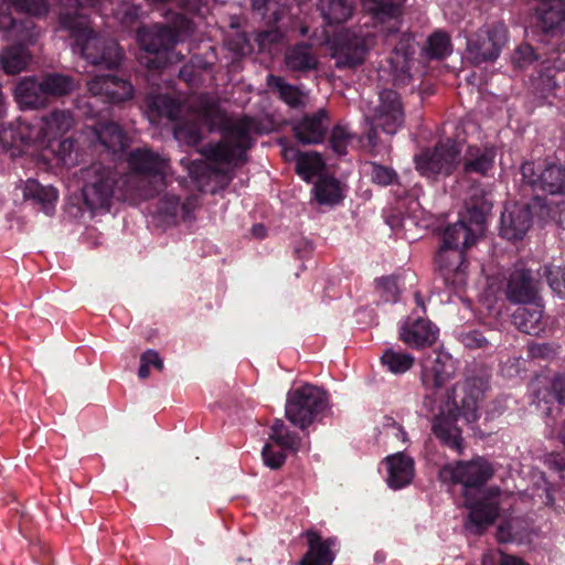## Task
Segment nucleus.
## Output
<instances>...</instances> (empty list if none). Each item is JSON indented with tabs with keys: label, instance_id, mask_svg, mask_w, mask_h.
I'll return each mask as SVG.
<instances>
[{
	"label": "nucleus",
	"instance_id": "nucleus-9",
	"mask_svg": "<svg viewBox=\"0 0 565 565\" xmlns=\"http://www.w3.org/2000/svg\"><path fill=\"white\" fill-rule=\"evenodd\" d=\"M326 407V393L317 386L306 384L287 393L285 415L292 425L306 429Z\"/></svg>",
	"mask_w": 565,
	"mask_h": 565
},
{
	"label": "nucleus",
	"instance_id": "nucleus-56",
	"mask_svg": "<svg viewBox=\"0 0 565 565\" xmlns=\"http://www.w3.org/2000/svg\"><path fill=\"white\" fill-rule=\"evenodd\" d=\"M280 39V33L277 31H268L264 32L259 35L258 41L260 45H264L266 42H276Z\"/></svg>",
	"mask_w": 565,
	"mask_h": 565
},
{
	"label": "nucleus",
	"instance_id": "nucleus-36",
	"mask_svg": "<svg viewBox=\"0 0 565 565\" xmlns=\"http://www.w3.org/2000/svg\"><path fill=\"white\" fill-rule=\"evenodd\" d=\"M30 61V54L22 45H14L3 50L0 54V66L10 75L24 71Z\"/></svg>",
	"mask_w": 565,
	"mask_h": 565
},
{
	"label": "nucleus",
	"instance_id": "nucleus-57",
	"mask_svg": "<svg viewBox=\"0 0 565 565\" xmlns=\"http://www.w3.org/2000/svg\"><path fill=\"white\" fill-rule=\"evenodd\" d=\"M553 390L555 392V397L561 404H565V387L563 388V381L556 380L553 383Z\"/></svg>",
	"mask_w": 565,
	"mask_h": 565
},
{
	"label": "nucleus",
	"instance_id": "nucleus-18",
	"mask_svg": "<svg viewBox=\"0 0 565 565\" xmlns=\"http://www.w3.org/2000/svg\"><path fill=\"white\" fill-rule=\"evenodd\" d=\"M437 337L438 328L420 317H407L399 328V339L414 349L433 345Z\"/></svg>",
	"mask_w": 565,
	"mask_h": 565
},
{
	"label": "nucleus",
	"instance_id": "nucleus-60",
	"mask_svg": "<svg viewBox=\"0 0 565 565\" xmlns=\"http://www.w3.org/2000/svg\"><path fill=\"white\" fill-rule=\"evenodd\" d=\"M548 350V347L547 345H542V347H532L531 348V352L534 356H537V355H544L545 354V351Z\"/></svg>",
	"mask_w": 565,
	"mask_h": 565
},
{
	"label": "nucleus",
	"instance_id": "nucleus-23",
	"mask_svg": "<svg viewBox=\"0 0 565 565\" xmlns=\"http://www.w3.org/2000/svg\"><path fill=\"white\" fill-rule=\"evenodd\" d=\"M497 150L491 146H469L462 158V170L466 174L488 175L493 169Z\"/></svg>",
	"mask_w": 565,
	"mask_h": 565
},
{
	"label": "nucleus",
	"instance_id": "nucleus-1",
	"mask_svg": "<svg viewBox=\"0 0 565 565\" xmlns=\"http://www.w3.org/2000/svg\"><path fill=\"white\" fill-rule=\"evenodd\" d=\"M191 119L177 124L173 128L174 138L188 146L196 145L201 139L198 121L210 130L220 128L223 140L209 145L201 150L204 159L190 161L182 159L181 163L188 169L192 179L200 182L212 173H224L225 166L239 160L252 143V134L257 130L256 124L248 117L227 119L218 105L209 96H193L188 100Z\"/></svg>",
	"mask_w": 565,
	"mask_h": 565
},
{
	"label": "nucleus",
	"instance_id": "nucleus-37",
	"mask_svg": "<svg viewBox=\"0 0 565 565\" xmlns=\"http://www.w3.org/2000/svg\"><path fill=\"white\" fill-rule=\"evenodd\" d=\"M295 157L297 172L303 180L321 175L324 162L318 152H297Z\"/></svg>",
	"mask_w": 565,
	"mask_h": 565
},
{
	"label": "nucleus",
	"instance_id": "nucleus-12",
	"mask_svg": "<svg viewBox=\"0 0 565 565\" xmlns=\"http://www.w3.org/2000/svg\"><path fill=\"white\" fill-rule=\"evenodd\" d=\"M507 42V29L503 23L486 24L473 33L467 42L469 58L475 64L494 61Z\"/></svg>",
	"mask_w": 565,
	"mask_h": 565
},
{
	"label": "nucleus",
	"instance_id": "nucleus-44",
	"mask_svg": "<svg viewBox=\"0 0 565 565\" xmlns=\"http://www.w3.org/2000/svg\"><path fill=\"white\" fill-rule=\"evenodd\" d=\"M424 52L430 58L446 57L451 53L450 38L441 31L433 33L427 40Z\"/></svg>",
	"mask_w": 565,
	"mask_h": 565
},
{
	"label": "nucleus",
	"instance_id": "nucleus-28",
	"mask_svg": "<svg viewBox=\"0 0 565 565\" xmlns=\"http://www.w3.org/2000/svg\"><path fill=\"white\" fill-rule=\"evenodd\" d=\"M542 317V303L536 301L518 308L512 316V320L520 331L539 335L544 330Z\"/></svg>",
	"mask_w": 565,
	"mask_h": 565
},
{
	"label": "nucleus",
	"instance_id": "nucleus-41",
	"mask_svg": "<svg viewBox=\"0 0 565 565\" xmlns=\"http://www.w3.org/2000/svg\"><path fill=\"white\" fill-rule=\"evenodd\" d=\"M381 361L390 372L399 374L408 371L413 366L415 359L409 353L390 348L384 351Z\"/></svg>",
	"mask_w": 565,
	"mask_h": 565
},
{
	"label": "nucleus",
	"instance_id": "nucleus-39",
	"mask_svg": "<svg viewBox=\"0 0 565 565\" xmlns=\"http://www.w3.org/2000/svg\"><path fill=\"white\" fill-rule=\"evenodd\" d=\"M267 85L277 90L279 97L289 106L298 107L305 104L306 95L296 86L287 84L281 77L269 75Z\"/></svg>",
	"mask_w": 565,
	"mask_h": 565
},
{
	"label": "nucleus",
	"instance_id": "nucleus-3",
	"mask_svg": "<svg viewBox=\"0 0 565 565\" xmlns=\"http://www.w3.org/2000/svg\"><path fill=\"white\" fill-rule=\"evenodd\" d=\"M492 476L491 463L480 457L471 461L447 465L439 472L444 482L463 486L465 505L469 509L466 527L471 532L480 533L491 525L497 519L499 510L511 499L510 494L502 493L497 488L480 491V487Z\"/></svg>",
	"mask_w": 565,
	"mask_h": 565
},
{
	"label": "nucleus",
	"instance_id": "nucleus-15",
	"mask_svg": "<svg viewBox=\"0 0 565 565\" xmlns=\"http://www.w3.org/2000/svg\"><path fill=\"white\" fill-rule=\"evenodd\" d=\"M436 264L446 284L458 288L467 280V260L461 249L444 244L436 255Z\"/></svg>",
	"mask_w": 565,
	"mask_h": 565
},
{
	"label": "nucleus",
	"instance_id": "nucleus-55",
	"mask_svg": "<svg viewBox=\"0 0 565 565\" xmlns=\"http://www.w3.org/2000/svg\"><path fill=\"white\" fill-rule=\"evenodd\" d=\"M500 551H489L482 556V565H500L501 564Z\"/></svg>",
	"mask_w": 565,
	"mask_h": 565
},
{
	"label": "nucleus",
	"instance_id": "nucleus-17",
	"mask_svg": "<svg viewBox=\"0 0 565 565\" xmlns=\"http://www.w3.org/2000/svg\"><path fill=\"white\" fill-rule=\"evenodd\" d=\"M416 45L412 35L404 34L388 60V72L396 86H403L411 82L412 56L415 54Z\"/></svg>",
	"mask_w": 565,
	"mask_h": 565
},
{
	"label": "nucleus",
	"instance_id": "nucleus-32",
	"mask_svg": "<svg viewBox=\"0 0 565 565\" xmlns=\"http://www.w3.org/2000/svg\"><path fill=\"white\" fill-rule=\"evenodd\" d=\"M404 2L405 0H363V8L376 22L392 20L396 24Z\"/></svg>",
	"mask_w": 565,
	"mask_h": 565
},
{
	"label": "nucleus",
	"instance_id": "nucleus-5",
	"mask_svg": "<svg viewBox=\"0 0 565 565\" xmlns=\"http://www.w3.org/2000/svg\"><path fill=\"white\" fill-rule=\"evenodd\" d=\"M58 2L65 8V11L61 12V23L72 32L75 45L83 57L93 65L105 68L116 67L122 57L117 43L94 33L86 15L79 12L85 7L96 6V0H58Z\"/></svg>",
	"mask_w": 565,
	"mask_h": 565
},
{
	"label": "nucleus",
	"instance_id": "nucleus-52",
	"mask_svg": "<svg viewBox=\"0 0 565 565\" xmlns=\"http://www.w3.org/2000/svg\"><path fill=\"white\" fill-rule=\"evenodd\" d=\"M516 523L518 521L503 522L498 527V540L500 542H509L516 537Z\"/></svg>",
	"mask_w": 565,
	"mask_h": 565
},
{
	"label": "nucleus",
	"instance_id": "nucleus-7",
	"mask_svg": "<svg viewBox=\"0 0 565 565\" xmlns=\"http://www.w3.org/2000/svg\"><path fill=\"white\" fill-rule=\"evenodd\" d=\"M190 28L191 23L180 18L179 30L158 25L139 29L137 40L142 51L139 56L140 63L154 70L180 61L181 56L174 53L172 47L182 40L183 33H188Z\"/></svg>",
	"mask_w": 565,
	"mask_h": 565
},
{
	"label": "nucleus",
	"instance_id": "nucleus-11",
	"mask_svg": "<svg viewBox=\"0 0 565 565\" xmlns=\"http://www.w3.org/2000/svg\"><path fill=\"white\" fill-rule=\"evenodd\" d=\"M326 44L339 68H351L362 64L373 39L369 35H358L351 31H344L332 39H327Z\"/></svg>",
	"mask_w": 565,
	"mask_h": 565
},
{
	"label": "nucleus",
	"instance_id": "nucleus-29",
	"mask_svg": "<svg viewBox=\"0 0 565 565\" xmlns=\"http://www.w3.org/2000/svg\"><path fill=\"white\" fill-rule=\"evenodd\" d=\"M95 135L99 142L114 156L124 158L125 149L128 146V138L117 124H99L95 128Z\"/></svg>",
	"mask_w": 565,
	"mask_h": 565
},
{
	"label": "nucleus",
	"instance_id": "nucleus-53",
	"mask_svg": "<svg viewBox=\"0 0 565 565\" xmlns=\"http://www.w3.org/2000/svg\"><path fill=\"white\" fill-rule=\"evenodd\" d=\"M140 362H145L149 366H153L159 371L163 369V361L154 350H147L143 352L140 356Z\"/></svg>",
	"mask_w": 565,
	"mask_h": 565
},
{
	"label": "nucleus",
	"instance_id": "nucleus-62",
	"mask_svg": "<svg viewBox=\"0 0 565 565\" xmlns=\"http://www.w3.org/2000/svg\"><path fill=\"white\" fill-rule=\"evenodd\" d=\"M269 0H252L253 7L255 9L260 10L263 7L267 4Z\"/></svg>",
	"mask_w": 565,
	"mask_h": 565
},
{
	"label": "nucleus",
	"instance_id": "nucleus-22",
	"mask_svg": "<svg viewBox=\"0 0 565 565\" xmlns=\"http://www.w3.org/2000/svg\"><path fill=\"white\" fill-rule=\"evenodd\" d=\"M483 232V224L481 221L471 222L467 224L463 221H459L446 227L443 236V243L447 246L465 249L472 246L477 238Z\"/></svg>",
	"mask_w": 565,
	"mask_h": 565
},
{
	"label": "nucleus",
	"instance_id": "nucleus-16",
	"mask_svg": "<svg viewBox=\"0 0 565 565\" xmlns=\"http://www.w3.org/2000/svg\"><path fill=\"white\" fill-rule=\"evenodd\" d=\"M32 15H43L47 12L46 0H0V30L8 32L9 40L21 41V25L10 15V8Z\"/></svg>",
	"mask_w": 565,
	"mask_h": 565
},
{
	"label": "nucleus",
	"instance_id": "nucleus-25",
	"mask_svg": "<svg viewBox=\"0 0 565 565\" xmlns=\"http://www.w3.org/2000/svg\"><path fill=\"white\" fill-rule=\"evenodd\" d=\"M328 128L327 114L323 109L318 113L306 116L295 125L294 131L296 138L302 143H319L323 140Z\"/></svg>",
	"mask_w": 565,
	"mask_h": 565
},
{
	"label": "nucleus",
	"instance_id": "nucleus-21",
	"mask_svg": "<svg viewBox=\"0 0 565 565\" xmlns=\"http://www.w3.org/2000/svg\"><path fill=\"white\" fill-rule=\"evenodd\" d=\"M87 86L92 95L114 103L132 97L131 84L114 76H95L88 82Z\"/></svg>",
	"mask_w": 565,
	"mask_h": 565
},
{
	"label": "nucleus",
	"instance_id": "nucleus-20",
	"mask_svg": "<svg viewBox=\"0 0 565 565\" xmlns=\"http://www.w3.org/2000/svg\"><path fill=\"white\" fill-rule=\"evenodd\" d=\"M505 295L510 301L523 306L540 301L536 282L533 280L531 273L523 268L515 269L510 274Z\"/></svg>",
	"mask_w": 565,
	"mask_h": 565
},
{
	"label": "nucleus",
	"instance_id": "nucleus-59",
	"mask_svg": "<svg viewBox=\"0 0 565 565\" xmlns=\"http://www.w3.org/2000/svg\"><path fill=\"white\" fill-rule=\"evenodd\" d=\"M150 374V366L145 362H140V366L138 370V376L142 380L147 379Z\"/></svg>",
	"mask_w": 565,
	"mask_h": 565
},
{
	"label": "nucleus",
	"instance_id": "nucleus-54",
	"mask_svg": "<svg viewBox=\"0 0 565 565\" xmlns=\"http://www.w3.org/2000/svg\"><path fill=\"white\" fill-rule=\"evenodd\" d=\"M486 342V339L477 331L467 333L463 338V343L470 348H481Z\"/></svg>",
	"mask_w": 565,
	"mask_h": 565
},
{
	"label": "nucleus",
	"instance_id": "nucleus-63",
	"mask_svg": "<svg viewBox=\"0 0 565 565\" xmlns=\"http://www.w3.org/2000/svg\"><path fill=\"white\" fill-rule=\"evenodd\" d=\"M415 301H416V303H417V306H418V307H420L422 309H424V308H425V306H424V301H423V299L420 298L419 294H416V295H415Z\"/></svg>",
	"mask_w": 565,
	"mask_h": 565
},
{
	"label": "nucleus",
	"instance_id": "nucleus-48",
	"mask_svg": "<svg viewBox=\"0 0 565 565\" xmlns=\"http://www.w3.org/2000/svg\"><path fill=\"white\" fill-rule=\"evenodd\" d=\"M535 60V54L529 44H521L516 47L512 55V63L518 68H526L529 65H531Z\"/></svg>",
	"mask_w": 565,
	"mask_h": 565
},
{
	"label": "nucleus",
	"instance_id": "nucleus-6",
	"mask_svg": "<svg viewBox=\"0 0 565 565\" xmlns=\"http://www.w3.org/2000/svg\"><path fill=\"white\" fill-rule=\"evenodd\" d=\"M130 173L122 179L126 192L138 193L141 198L151 196L164 185L169 173V161L148 148H137L124 154Z\"/></svg>",
	"mask_w": 565,
	"mask_h": 565
},
{
	"label": "nucleus",
	"instance_id": "nucleus-43",
	"mask_svg": "<svg viewBox=\"0 0 565 565\" xmlns=\"http://www.w3.org/2000/svg\"><path fill=\"white\" fill-rule=\"evenodd\" d=\"M150 111L159 117H167L170 120H175L183 107L178 104L173 98L168 95H158L149 102Z\"/></svg>",
	"mask_w": 565,
	"mask_h": 565
},
{
	"label": "nucleus",
	"instance_id": "nucleus-10",
	"mask_svg": "<svg viewBox=\"0 0 565 565\" xmlns=\"http://www.w3.org/2000/svg\"><path fill=\"white\" fill-rule=\"evenodd\" d=\"M83 196L90 210L108 209L116 188L119 185L117 172L109 166L96 162L82 171Z\"/></svg>",
	"mask_w": 565,
	"mask_h": 565
},
{
	"label": "nucleus",
	"instance_id": "nucleus-30",
	"mask_svg": "<svg viewBox=\"0 0 565 565\" xmlns=\"http://www.w3.org/2000/svg\"><path fill=\"white\" fill-rule=\"evenodd\" d=\"M309 550L301 561V565H331L334 556L331 547L335 544L334 540L322 542L320 536L313 532L307 534Z\"/></svg>",
	"mask_w": 565,
	"mask_h": 565
},
{
	"label": "nucleus",
	"instance_id": "nucleus-40",
	"mask_svg": "<svg viewBox=\"0 0 565 565\" xmlns=\"http://www.w3.org/2000/svg\"><path fill=\"white\" fill-rule=\"evenodd\" d=\"M40 83L46 98L66 95L75 87L71 77L57 73L44 76Z\"/></svg>",
	"mask_w": 565,
	"mask_h": 565
},
{
	"label": "nucleus",
	"instance_id": "nucleus-42",
	"mask_svg": "<svg viewBox=\"0 0 565 565\" xmlns=\"http://www.w3.org/2000/svg\"><path fill=\"white\" fill-rule=\"evenodd\" d=\"M269 438L282 449L299 450L300 438L291 433L281 419L275 420Z\"/></svg>",
	"mask_w": 565,
	"mask_h": 565
},
{
	"label": "nucleus",
	"instance_id": "nucleus-31",
	"mask_svg": "<svg viewBox=\"0 0 565 565\" xmlns=\"http://www.w3.org/2000/svg\"><path fill=\"white\" fill-rule=\"evenodd\" d=\"M24 198L39 203L42 211L50 215L53 213L56 201L57 191L51 185H42L36 180H28L23 189Z\"/></svg>",
	"mask_w": 565,
	"mask_h": 565
},
{
	"label": "nucleus",
	"instance_id": "nucleus-33",
	"mask_svg": "<svg viewBox=\"0 0 565 565\" xmlns=\"http://www.w3.org/2000/svg\"><path fill=\"white\" fill-rule=\"evenodd\" d=\"M285 63L289 70L306 72L317 67L318 57L310 45L298 44L286 52Z\"/></svg>",
	"mask_w": 565,
	"mask_h": 565
},
{
	"label": "nucleus",
	"instance_id": "nucleus-8",
	"mask_svg": "<svg viewBox=\"0 0 565 565\" xmlns=\"http://www.w3.org/2000/svg\"><path fill=\"white\" fill-rule=\"evenodd\" d=\"M364 116L372 125L367 134L369 143L375 147L377 145L376 128L394 135L404 124V108L398 94L392 89L381 90L376 103H370L364 108Z\"/></svg>",
	"mask_w": 565,
	"mask_h": 565
},
{
	"label": "nucleus",
	"instance_id": "nucleus-46",
	"mask_svg": "<svg viewBox=\"0 0 565 565\" xmlns=\"http://www.w3.org/2000/svg\"><path fill=\"white\" fill-rule=\"evenodd\" d=\"M351 141L350 132L342 126H335L330 136V147L339 156L347 153V148Z\"/></svg>",
	"mask_w": 565,
	"mask_h": 565
},
{
	"label": "nucleus",
	"instance_id": "nucleus-50",
	"mask_svg": "<svg viewBox=\"0 0 565 565\" xmlns=\"http://www.w3.org/2000/svg\"><path fill=\"white\" fill-rule=\"evenodd\" d=\"M262 455L264 463L271 469L280 468L286 460L285 452L282 450H275L271 444L264 446Z\"/></svg>",
	"mask_w": 565,
	"mask_h": 565
},
{
	"label": "nucleus",
	"instance_id": "nucleus-38",
	"mask_svg": "<svg viewBox=\"0 0 565 565\" xmlns=\"http://www.w3.org/2000/svg\"><path fill=\"white\" fill-rule=\"evenodd\" d=\"M313 192L320 204H337L343 196L340 183L335 179L327 177H320Z\"/></svg>",
	"mask_w": 565,
	"mask_h": 565
},
{
	"label": "nucleus",
	"instance_id": "nucleus-64",
	"mask_svg": "<svg viewBox=\"0 0 565 565\" xmlns=\"http://www.w3.org/2000/svg\"><path fill=\"white\" fill-rule=\"evenodd\" d=\"M301 33H302V35H305V34L307 33V29H306V28H303V29L301 30Z\"/></svg>",
	"mask_w": 565,
	"mask_h": 565
},
{
	"label": "nucleus",
	"instance_id": "nucleus-24",
	"mask_svg": "<svg viewBox=\"0 0 565 565\" xmlns=\"http://www.w3.org/2000/svg\"><path fill=\"white\" fill-rule=\"evenodd\" d=\"M536 17L545 33H565V0H537Z\"/></svg>",
	"mask_w": 565,
	"mask_h": 565
},
{
	"label": "nucleus",
	"instance_id": "nucleus-51",
	"mask_svg": "<svg viewBox=\"0 0 565 565\" xmlns=\"http://www.w3.org/2000/svg\"><path fill=\"white\" fill-rule=\"evenodd\" d=\"M535 85L544 97L552 93L556 88V82L552 70L546 67V72L540 74Z\"/></svg>",
	"mask_w": 565,
	"mask_h": 565
},
{
	"label": "nucleus",
	"instance_id": "nucleus-47",
	"mask_svg": "<svg viewBox=\"0 0 565 565\" xmlns=\"http://www.w3.org/2000/svg\"><path fill=\"white\" fill-rule=\"evenodd\" d=\"M545 275L550 287L561 297H565V269L557 266H546Z\"/></svg>",
	"mask_w": 565,
	"mask_h": 565
},
{
	"label": "nucleus",
	"instance_id": "nucleus-14",
	"mask_svg": "<svg viewBox=\"0 0 565 565\" xmlns=\"http://www.w3.org/2000/svg\"><path fill=\"white\" fill-rule=\"evenodd\" d=\"M523 180L536 190L550 194H565V166L550 163L535 166L526 162L521 167Z\"/></svg>",
	"mask_w": 565,
	"mask_h": 565
},
{
	"label": "nucleus",
	"instance_id": "nucleus-61",
	"mask_svg": "<svg viewBox=\"0 0 565 565\" xmlns=\"http://www.w3.org/2000/svg\"><path fill=\"white\" fill-rule=\"evenodd\" d=\"M393 433L396 437H401L403 441L406 440V433L403 430L402 427L399 426H394L393 428Z\"/></svg>",
	"mask_w": 565,
	"mask_h": 565
},
{
	"label": "nucleus",
	"instance_id": "nucleus-13",
	"mask_svg": "<svg viewBox=\"0 0 565 565\" xmlns=\"http://www.w3.org/2000/svg\"><path fill=\"white\" fill-rule=\"evenodd\" d=\"M459 149L451 140L440 142L434 150H426L415 157L417 171L425 178L448 175L458 163Z\"/></svg>",
	"mask_w": 565,
	"mask_h": 565
},
{
	"label": "nucleus",
	"instance_id": "nucleus-27",
	"mask_svg": "<svg viewBox=\"0 0 565 565\" xmlns=\"http://www.w3.org/2000/svg\"><path fill=\"white\" fill-rule=\"evenodd\" d=\"M387 483L393 489H401L407 486L414 477L413 459L397 452L386 457Z\"/></svg>",
	"mask_w": 565,
	"mask_h": 565
},
{
	"label": "nucleus",
	"instance_id": "nucleus-34",
	"mask_svg": "<svg viewBox=\"0 0 565 565\" xmlns=\"http://www.w3.org/2000/svg\"><path fill=\"white\" fill-rule=\"evenodd\" d=\"M319 9L329 24L348 21L354 10L353 0H319Z\"/></svg>",
	"mask_w": 565,
	"mask_h": 565
},
{
	"label": "nucleus",
	"instance_id": "nucleus-2",
	"mask_svg": "<svg viewBox=\"0 0 565 565\" xmlns=\"http://www.w3.org/2000/svg\"><path fill=\"white\" fill-rule=\"evenodd\" d=\"M455 373L456 362L448 353L437 351L422 362L423 406L434 416L433 431L446 446L461 452L462 438L454 422L459 417L467 423L478 419L482 391L476 380L448 387Z\"/></svg>",
	"mask_w": 565,
	"mask_h": 565
},
{
	"label": "nucleus",
	"instance_id": "nucleus-49",
	"mask_svg": "<svg viewBox=\"0 0 565 565\" xmlns=\"http://www.w3.org/2000/svg\"><path fill=\"white\" fill-rule=\"evenodd\" d=\"M376 287L385 301H395L398 295V287L393 277H382L376 280Z\"/></svg>",
	"mask_w": 565,
	"mask_h": 565
},
{
	"label": "nucleus",
	"instance_id": "nucleus-58",
	"mask_svg": "<svg viewBox=\"0 0 565 565\" xmlns=\"http://www.w3.org/2000/svg\"><path fill=\"white\" fill-rule=\"evenodd\" d=\"M500 565H529V564L516 556L507 555V554L501 553V564Z\"/></svg>",
	"mask_w": 565,
	"mask_h": 565
},
{
	"label": "nucleus",
	"instance_id": "nucleus-26",
	"mask_svg": "<svg viewBox=\"0 0 565 565\" xmlns=\"http://www.w3.org/2000/svg\"><path fill=\"white\" fill-rule=\"evenodd\" d=\"M196 207V200L188 198L183 202L175 195H166L160 201L159 215L168 224H177L191 218Z\"/></svg>",
	"mask_w": 565,
	"mask_h": 565
},
{
	"label": "nucleus",
	"instance_id": "nucleus-19",
	"mask_svg": "<svg viewBox=\"0 0 565 565\" xmlns=\"http://www.w3.org/2000/svg\"><path fill=\"white\" fill-rule=\"evenodd\" d=\"M531 225V211L527 205L511 204L501 215L500 233L503 238L516 241L524 236Z\"/></svg>",
	"mask_w": 565,
	"mask_h": 565
},
{
	"label": "nucleus",
	"instance_id": "nucleus-4",
	"mask_svg": "<svg viewBox=\"0 0 565 565\" xmlns=\"http://www.w3.org/2000/svg\"><path fill=\"white\" fill-rule=\"evenodd\" d=\"M73 124L70 111L54 110L34 124L19 121L14 130H4L0 140L4 146L17 148L44 164L53 160L64 162L73 150V141L63 139V136Z\"/></svg>",
	"mask_w": 565,
	"mask_h": 565
},
{
	"label": "nucleus",
	"instance_id": "nucleus-35",
	"mask_svg": "<svg viewBox=\"0 0 565 565\" xmlns=\"http://www.w3.org/2000/svg\"><path fill=\"white\" fill-rule=\"evenodd\" d=\"M15 97L26 107H39L46 103L41 83L32 77L23 78L15 87Z\"/></svg>",
	"mask_w": 565,
	"mask_h": 565
},
{
	"label": "nucleus",
	"instance_id": "nucleus-45",
	"mask_svg": "<svg viewBox=\"0 0 565 565\" xmlns=\"http://www.w3.org/2000/svg\"><path fill=\"white\" fill-rule=\"evenodd\" d=\"M366 172L372 181L379 185H390L396 180V172L385 166L371 162L366 167Z\"/></svg>",
	"mask_w": 565,
	"mask_h": 565
}]
</instances>
